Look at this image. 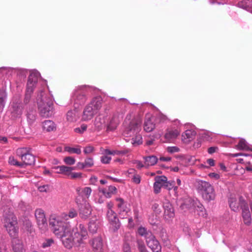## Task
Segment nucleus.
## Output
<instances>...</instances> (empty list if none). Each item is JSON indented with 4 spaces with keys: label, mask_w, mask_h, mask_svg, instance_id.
Wrapping results in <instances>:
<instances>
[{
    "label": "nucleus",
    "mask_w": 252,
    "mask_h": 252,
    "mask_svg": "<svg viewBox=\"0 0 252 252\" xmlns=\"http://www.w3.org/2000/svg\"><path fill=\"white\" fill-rule=\"evenodd\" d=\"M147 246L152 250L153 252H160L161 247L158 241L156 239L153 234L149 238L146 240Z\"/></svg>",
    "instance_id": "2eb2a0df"
},
{
    "label": "nucleus",
    "mask_w": 252,
    "mask_h": 252,
    "mask_svg": "<svg viewBox=\"0 0 252 252\" xmlns=\"http://www.w3.org/2000/svg\"><path fill=\"white\" fill-rule=\"evenodd\" d=\"M194 135V131L191 130H187L185 131V132H184L182 134V137L185 140L186 139H190V138H192L193 135Z\"/></svg>",
    "instance_id": "e433bc0d"
},
{
    "label": "nucleus",
    "mask_w": 252,
    "mask_h": 252,
    "mask_svg": "<svg viewBox=\"0 0 252 252\" xmlns=\"http://www.w3.org/2000/svg\"><path fill=\"white\" fill-rule=\"evenodd\" d=\"M86 166L84 162H79L77 163V168L79 169H82L84 168H86Z\"/></svg>",
    "instance_id": "e2e57ef3"
},
{
    "label": "nucleus",
    "mask_w": 252,
    "mask_h": 252,
    "mask_svg": "<svg viewBox=\"0 0 252 252\" xmlns=\"http://www.w3.org/2000/svg\"><path fill=\"white\" fill-rule=\"evenodd\" d=\"M27 118L30 120L32 122L34 121L35 119V114L34 113H28L27 114Z\"/></svg>",
    "instance_id": "bf43d9fd"
},
{
    "label": "nucleus",
    "mask_w": 252,
    "mask_h": 252,
    "mask_svg": "<svg viewBox=\"0 0 252 252\" xmlns=\"http://www.w3.org/2000/svg\"><path fill=\"white\" fill-rule=\"evenodd\" d=\"M68 177L71 179L81 178L82 177V173L79 172H72V171H71Z\"/></svg>",
    "instance_id": "79ce46f5"
},
{
    "label": "nucleus",
    "mask_w": 252,
    "mask_h": 252,
    "mask_svg": "<svg viewBox=\"0 0 252 252\" xmlns=\"http://www.w3.org/2000/svg\"><path fill=\"white\" fill-rule=\"evenodd\" d=\"M153 120L154 118L152 117L147 116L146 117L144 124V129L145 131L150 132L154 129L155 124Z\"/></svg>",
    "instance_id": "6ab92c4d"
},
{
    "label": "nucleus",
    "mask_w": 252,
    "mask_h": 252,
    "mask_svg": "<svg viewBox=\"0 0 252 252\" xmlns=\"http://www.w3.org/2000/svg\"><path fill=\"white\" fill-rule=\"evenodd\" d=\"M111 159V158L107 156H103L101 157V162L104 164L109 163Z\"/></svg>",
    "instance_id": "09e8293b"
},
{
    "label": "nucleus",
    "mask_w": 252,
    "mask_h": 252,
    "mask_svg": "<svg viewBox=\"0 0 252 252\" xmlns=\"http://www.w3.org/2000/svg\"><path fill=\"white\" fill-rule=\"evenodd\" d=\"M135 163L136 164V166L138 168L140 169L142 167H145V164H143L140 161L137 160L135 162Z\"/></svg>",
    "instance_id": "052dcab7"
},
{
    "label": "nucleus",
    "mask_w": 252,
    "mask_h": 252,
    "mask_svg": "<svg viewBox=\"0 0 252 252\" xmlns=\"http://www.w3.org/2000/svg\"><path fill=\"white\" fill-rule=\"evenodd\" d=\"M99 226V222L98 220H92L89 223L88 229L90 233L94 234L96 233Z\"/></svg>",
    "instance_id": "cd10ccee"
},
{
    "label": "nucleus",
    "mask_w": 252,
    "mask_h": 252,
    "mask_svg": "<svg viewBox=\"0 0 252 252\" xmlns=\"http://www.w3.org/2000/svg\"><path fill=\"white\" fill-rule=\"evenodd\" d=\"M79 194L85 197L88 198L92 192V189L90 187H85L77 189Z\"/></svg>",
    "instance_id": "f704fd0d"
},
{
    "label": "nucleus",
    "mask_w": 252,
    "mask_h": 252,
    "mask_svg": "<svg viewBox=\"0 0 252 252\" xmlns=\"http://www.w3.org/2000/svg\"><path fill=\"white\" fill-rule=\"evenodd\" d=\"M90 244L95 252H102L103 242L101 236H98L92 239Z\"/></svg>",
    "instance_id": "dca6fc26"
},
{
    "label": "nucleus",
    "mask_w": 252,
    "mask_h": 252,
    "mask_svg": "<svg viewBox=\"0 0 252 252\" xmlns=\"http://www.w3.org/2000/svg\"><path fill=\"white\" fill-rule=\"evenodd\" d=\"M155 182L154 183V191L156 194L160 192L161 188L163 187L164 183L167 180L166 177L164 176H158L155 178Z\"/></svg>",
    "instance_id": "f3484780"
},
{
    "label": "nucleus",
    "mask_w": 252,
    "mask_h": 252,
    "mask_svg": "<svg viewBox=\"0 0 252 252\" xmlns=\"http://www.w3.org/2000/svg\"><path fill=\"white\" fill-rule=\"evenodd\" d=\"M6 95L3 92L0 91V107H3L4 104Z\"/></svg>",
    "instance_id": "c03bdc74"
},
{
    "label": "nucleus",
    "mask_w": 252,
    "mask_h": 252,
    "mask_svg": "<svg viewBox=\"0 0 252 252\" xmlns=\"http://www.w3.org/2000/svg\"><path fill=\"white\" fill-rule=\"evenodd\" d=\"M137 247L139 252H149L143 241L138 240L137 242Z\"/></svg>",
    "instance_id": "4c0bfd02"
},
{
    "label": "nucleus",
    "mask_w": 252,
    "mask_h": 252,
    "mask_svg": "<svg viewBox=\"0 0 252 252\" xmlns=\"http://www.w3.org/2000/svg\"><path fill=\"white\" fill-rule=\"evenodd\" d=\"M12 247L14 252H24L23 244L19 239L17 238H13Z\"/></svg>",
    "instance_id": "5701e85b"
},
{
    "label": "nucleus",
    "mask_w": 252,
    "mask_h": 252,
    "mask_svg": "<svg viewBox=\"0 0 252 252\" xmlns=\"http://www.w3.org/2000/svg\"><path fill=\"white\" fill-rule=\"evenodd\" d=\"M236 148L239 150L251 151L252 149L250 148L247 142L244 139H241L238 144L236 146Z\"/></svg>",
    "instance_id": "7c9ffc66"
},
{
    "label": "nucleus",
    "mask_w": 252,
    "mask_h": 252,
    "mask_svg": "<svg viewBox=\"0 0 252 252\" xmlns=\"http://www.w3.org/2000/svg\"><path fill=\"white\" fill-rule=\"evenodd\" d=\"M37 76L38 74L37 73H32L29 76L25 98L26 103H27L31 98V95L33 92L37 82Z\"/></svg>",
    "instance_id": "1a4fd4ad"
},
{
    "label": "nucleus",
    "mask_w": 252,
    "mask_h": 252,
    "mask_svg": "<svg viewBox=\"0 0 252 252\" xmlns=\"http://www.w3.org/2000/svg\"><path fill=\"white\" fill-rule=\"evenodd\" d=\"M123 252H131L129 245L125 243L123 246Z\"/></svg>",
    "instance_id": "6e6d98bb"
},
{
    "label": "nucleus",
    "mask_w": 252,
    "mask_h": 252,
    "mask_svg": "<svg viewBox=\"0 0 252 252\" xmlns=\"http://www.w3.org/2000/svg\"><path fill=\"white\" fill-rule=\"evenodd\" d=\"M54 243V241L52 239H48L46 240L43 243L42 247L45 248L51 246Z\"/></svg>",
    "instance_id": "49530a36"
},
{
    "label": "nucleus",
    "mask_w": 252,
    "mask_h": 252,
    "mask_svg": "<svg viewBox=\"0 0 252 252\" xmlns=\"http://www.w3.org/2000/svg\"><path fill=\"white\" fill-rule=\"evenodd\" d=\"M217 149L218 148L215 147H210L208 149V152L210 154H213L216 152Z\"/></svg>",
    "instance_id": "0e129e2a"
},
{
    "label": "nucleus",
    "mask_w": 252,
    "mask_h": 252,
    "mask_svg": "<svg viewBox=\"0 0 252 252\" xmlns=\"http://www.w3.org/2000/svg\"><path fill=\"white\" fill-rule=\"evenodd\" d=\"M117 202V207L118 209V213L119 217L124 219L126 218L128 216L130 209L126 206V203L121 198H117L116 199Z\"/></svg>",
    "instance_id": "9b49d317"
},
{
    "label": "nucleus",
    "mask_w": 252,
    "mask_h": 252,
    "mask_svg": "<svg viewBox=\"0 0 252 252\" xmlns=\"http://www.w3.org/2000/svg\"><path fill=\"white\" fill-rule=\"evenodd\" d=\"M75 159L71 157H66L63 159L64 163L69 165H72L75 163Z\"/></svg>",
    "instance_id": "ea45409f"
},
{
    "label": "nucleus",
    "mask_w": 252,
    "mask_h": 252,
    "mask_svg": "<svg viewBox=\"0 0 252 252\" xmlns=\"http://www.w3.org/2000/svg\"><path fill=\"white\" fill-rule=\"evenodd\" d=\"M84 164L86 167H91L94 165V160L92 158H87L84 161Z\"/></svg>",
    "instance_id": "a19ab883"
},
{
    "label": "nucleus",
    "mask_w": 252,
    "mask_h": 252,
    "mask_svg": "<svg viewBox=\"0 0 252 252\" xmlns=\"http://www.w3.org/2000/svg\"><path fill=\"white\" fill-rule=\"evenodd\" d=\"M91 209L89 206H84L80 209L79 215L83 219H86L91 214Z\"/></svg>",
    "instance_id": "bb28decb"
},
{
    "label": "nucleus",
    "mask_w": 252,
    "mask_h": 252,
    "mask_svg": "<svg viewBox=\"0 0 252 252\" xmlns=\"http://www.w3.org/2000/svg\"><path fill=\"white\" fill-rule=\"evenodd\" d=\"M120 120L121 118L119 114L113 115L107 125V130L111 131L115 130L119 125Z\"/></svg>",
    "instance_id": "a211bd4d"
},
{
    "label": "nucleus",
    "mask_w": 252,
    "mask_h": 252,
    "mask_svg": "<svg viewBox=\"0 0 252 252\" xmlns=\"http://www.w3.org/2000/svg\"><path fill=\"white\" fill-rule=\"evenodd\" d=\"M103 154L105 155H115L116 152L115 151H110L109 149H104L102 152Z\"/></svg>",
    "instance_id": "13d9d810"
},
{
    "label": "nucleus",
    "mask_w": 252,
    "mask_h": 252,
    "mask_svg": "<svg viewBox=\"0 0 252 252\" xmlns=\"http://www.w3.org/2000/svg\"><path fill=\"white\" fill-rule=\"evenodd\" d=\"M164 209V217L167 220L172 219L175 216L174 209L169 200H165L162 205Z\"/></svg>",
    "instance_id": "ddd939ff"
},
{
    "label": "nucleus",
    "mask_w": 252,
    "mask_h": 252,
    "mask_svg": "<svg viewBox=\"0 0 252 252\" xmlns=\"http://www.w3.org/2000/svg\"><path fill=\"white\" fill-rule=\"evenodd\" d=\"M126 174H127V176L130 177V175H133L135 174V170L134 169H130L127 171Z\"/></svg>",
    "instance_id": "69168bd1"
},
{
    "label": "nucleus",
    "mask_w": 252,
    "mask_h": 252,
    "mask_svg": "<svg viewBox=\"0 0 252 252\" xmlns=\"http://www.w3.org/2000/svg\"><path fill=\"white\" fill-rule=\"evenodd\" d=\"M242 198L244 201V199L242 197H239V201L237 200L236 197H231L229 199V206L232 210L236 212L239 209V207L240 206L242 208L241 203L240 202V199Z\"/></svg>",
    "instance_id": "aec40b11"
},
{
    "label": "nucleus",
    "mask_w": 252,
    "mask_h": 252,
    "mask_svg": "<svg viewBox=\"0 0 252 252\" xmlns=\"http://www.w3.org/2000/svg\"><path fill=\"white\" fill-rule=\"evenodd\" d=\"M34 215L39 228L43 231L45 230L47 227V223L43 210L41 209H36Z\"/></svg>",
    "instance_id": "f8f14e48"
},
{
    "label": "nucleus",
    "mask_w": 252,
    "mask_h": 252,
    "mask_svg": "<svg viewBox=\"0 0 252 252\" xmlns=\"http://www.w3.org/2000/svg\"><path fill=\"white\" fill-rule=\"evenodd\" d=\"M11 109V113L13 116L17 117L22 114L23 108L21 103L12 102Z\"/></svg>",
    "instance_id": "412c9836"
},
{
    "label": "nucleus",
    "mask_w": 252,
    "mask_h": 252,
    "mask_svg": "<svg viewBox=\"0 0 252 252\" xmlns=\"http://www.w3.org/2000/svg\"><path fill=\"white\" fill-rule=\"evenodd\" d=\"M238 7L250 11L252 8V0H243L238 3Z\"/></svg>",
    "instance_id": "c756f323"
},
{
    "label": "nucleus",
    "mask_w": 252,
    "mask_h": 252,
    "mask_svg": "<svg viewBox=\"0 0 252 252\" xmlns=\"http://www.w3.org/2000/svg\"><path fill=\"white\" fill-rule=\"evenodd\" d=\"M131 116H127L124 125L126 126L124 131L125 134L131 136L135 134V136L131 139V143L134 145H138L142 143V138L140 134H137L141 130V120L140 118H133L130 121Z\"/></svg>",
    "instance_id": "f03ea898"
},
{
    "label": "nucleus",
    "mask_w": 252,
    "mask_h": 252,
    "mask_svg": "<svg viewBox=\"0 0 252 252\" xmlns=\"http://www.w3.org/2000/svg\"><path fill=\"white\" fill-rule=\"evenodd\" d=\"M207 163L211 166H213L215 165V161L214 159L210 158L207 160Z\"/></svg>",
    "instance_id": "338daca9"
},
{
    "label": "nucleus",
    "mask_w": 252,
    "mask_h": 252,
    "mask_svg": "<svg viewBox=\"0 0 252 252\" xmlns=\"http://www.w3.org/2000/svg\"><path fill=\"white\" fill-rule=\"evenodd\" d=\"M43 92H40V96L38 95L37 104L38 109L40 111V115L42 117H48L52 115L53 111V102L49 98L44 97L42 94Z\"/></svg>",
    "instance_id": "423d86ee"
},
{
    "label": "nucleus",
    "mask_w": 252,
    "mask_h": 252,
    "mask_svg": "<svg viewBox=\"0 0 252 252\" xmlns=\"http://www.w3.org/2000/svg\"><path fill=\"white\" fill-rule=\"evenodd\" d=\"M16 154L21 159L23 166L31 165L35 162V157L30 153L29 149L27 148H18L16 151Z\"/></svg>",
    "instance_id": "0eeeda50"
},
{
    "label": "nucleus",
    "mask_w": 252,
    "mask_h": 252,
    "mask_svg": "<svg viewBox=\"0 0 252 252\" xmlns=\"http://www.w3.org/2000/svg\"><path fill=\"white\" fill-rule=\"evenodd\" d=\"M167 151L170 153H174L178 152L180 149L176 146L168 147L167 149Z\"/></svg>",
    "instance_id": "603ef678"
},
{
    "label": "nucleus",
    "mask_w": 252,
    "mask_h": 252,
    "mask_svg": "<svg viewBox=\"0 0 252 252\" xmlns=\"http://www.w3.org/2000/svg\"><path fill=\"white\" fill-rule=\"evenodd\" d=\"M240 202L242 205V217L244 222L246 225H250L251 223L252 218L250 212L245 201L242 198L240 199Z\"/></svg>",
    "instance_id": "4468645a"
},
{
    "label": "nucleus",
    "mask_w": 252,
    "mask_h": 252,
    "mask_svg": "<svg viewBox=\"0 0 252 252\" xmlns=\"http://www.w3.org/2000/svg\"><path fill=\"white\" fill-rule=\"evenodd\" d=\"M208 176L210 178L215 180H218L220 178V175L216 173H210L208 174Z\"/></svg>",
    "instance_id": "5fc2aeb1"
},
{
    "label": "nucleus",
    "mask_w": 252,
    "mask_h": 252,
    "mask_svg": "<svg viewBox=\"0 0 252 252\" xmlns=\"http://www.w3.org/2000/svg\"><path fill=\"white\" fill-rule=\"evenodd\" d=\"M85 87V86H78L74 90L72 99L74 102V104L76 105V106H75V108L84 104L87 100L86 93L83 90Z\"/></svg>",
    "instance_id": "6e6552de"
},
{
    "label": "nucleus",
    "mask_w": 252,
    "mask_h": 252,
    "mask_svg": "<svg viewBox=\"0 0 252 252\" xmlns=\"http://www.w3.org/2000/svg\"><path fill=\"white\" fill-rule=\"evenodd\" d=\"M132 180L134 183L138 184L140 183L141 177L140 175L134 174L132 175Z\"/></svg>",
    "instance_id": "8fccbe9b"
},
{
    "label": "nucleus",
    "mask_w": 252,
    "mask_h": 252,
    "mask_svg": "<svg viewBox=\"0 0 252 252\" xmlns=\"http://www.w3.org/2000/svg\"><path fill=\"white\" fill-rule=\"evenodd\" d=\"M43 128L46 131L50 132L54 131L56 128V126L54 122L50 120H46L43 122Z\"/></svg>",
    "instance_id": "393cba45"
},
{
    "label": "nucleus",
    "mask_w": 252,
    "mask_h": 252,
    "mask_svg": "<svg viewBox=\"0 0 252 252\" xmlns=\"http://www.w3.org/2000/svg\"><path fill=\"white\" fill-rule=\"evenodd\" d=\"M199 208L200 211L198 213V215L199 216H205L206 217V214L205 213V209L203 207H199Z\"/></svg>",
    "instance_id": "680f3d73"
},
{
    "label": "nucleus",
    "mask_w": 252,
    "mask_h": 252,
    "mask_svg": "<svg viewBox=\"0 0 252 252\" xmlns=\"http://www.w3.org/2000/svg\"><path fill=\"white\" fill-rule=\"evenodd\" d=\"M106 178L107 179H109L110 180H112L113 181L118 183H123V180L122 179H118L116 178H113L110 176H107Z\"/></svg>",
    "instance_id": "4d7b16f0"
},
{
    "label": "nucleus",
    "mask_w": 252,
    "mask_h": 252,
    "mask_svg": "<svg viewBox=\"0 0 252 252\" xmlns=\"http://www.w3.org/2000/svg\"><path fill=\"white\" fill-rule=\"evenodd\" d=\"M195 186L198 193L201 195L204 200L209 202L215 199V189L209 182L201 180H196Z\"/></svg>",
    "instance_id": "20e7f679"
},
{
    "label": "nucleus",
    "mask_w": 252,
    "mask_h": 252,
    "mask_svg": "<svg viewBox=\"0 0 252 252\" xmlns=\"http://www.w3.org/2000/svg\"><path fill=\"white\" fill-rule=\"evenodd\" d=\"M180 133V131L177 129L168 131L165 134V138L167 141H170L176 138Z\"/></svg>",
    "instance_id": "c85d7f7f"
},
{
    "label": "nucleus",
    "mask_w": 252,
    "mask_h": 252,
    "mask_svg": "<svg viewBox=\"0 0 252 252\" xmlns=\"http://www.w3.org/2000/svg\"><path fill=\"white\" fill-rule=\"evenodd\" d=\"M76 111L75 110H69L66 114V119L68 122H72L76 120Z\"/></svg>",
    "instance_id": "c9c22d12"
},
{
    "label": "nucleus",
    "mask_w": 252,
    "mask_h": 252,
    "mask_svg": "<svg viewBox=\"0 0 252 252\" xmlns=\"http://www.w3.org/2000/svg\"><path fill=\"white\" fill-rule=\"evenodd\" d=\"M107 219L110 224V228L113 232H116L121 226V223L116 213L112 209L107 211Z\"/></svg>",
    "instance_id": "9d476101"
},
{
    "label": "nucleus",
    "mask_w": 252,
    "mask_h": 252,
    "mask_svg": "<svg viewBox=\"0 0 252 252\" xmlns=\"http://www.w3.org/2000/svg\"><path fill=\"white\" fill-rule=\"evenodd\" d=\"M138 233L139 235L144 237L146 240L153 234L149 230H148L145 227L140 226L138 229Z\"/></svg>",
    "instance_id": "2f4dec72"
},
{
    "label": "nucleus",
    "mask_w": 252,
    "mask_h": 252,
    "mask_svg": "<svg viewBox=\"0 0 252 252\" xmlns=\"http://www.w3.org/2000/svg\"><path fill=\"white\" fill-rule=\"evenodd\" d=\"M64 150L69 154L80 155L81 153V146L79 145H77L75 147L66 146L64 148Z\"/></svg>",
    "instance_id": "72a5a7b5"
},
{
    "label": "nucleus",
    "mask_w": 252,
    "mask_h": 252,
    "mask_svg": "<svg viewBox=\"0 0 252 252\" xmlns=\"http://www.w3.org/2000/svg\"><path fill=\"white\" fill-rule=\"evenodd\" d=\"M87 126L85 124H83L80 127H77L74 129L75 132L79 133H82L87 130Z\"/></svg>",
    "instance_id": "37998d69"
},
{
    "label": "nucleus",
    "mask_w": 252,
    "mask_h": 252,
    "mask_svg": "<svg viewBox=\"0 0 252 252\" xmlns=\"http://www.w3.org/2000/svg\"><path fill=\"white\" fill-rule=\"evenodd\" d=\"M94 151V148L93 146L89 145L84 148V153L85 154H89L92 153Z\"/></svg>",
    "instance_id": "a18cd8bd"
},
{
    "label": "nucleus",
    "mask_w": 252,
    "mask_h": 252,
    "mask_svg": "<svg viewBox=\"0 0 252 252\" xmlns=\"http://www.w3.org/2000/svg\"><path fill=\"white\" fill-rule=\"evenodd\" d=\"M152 208L153 210L157 214H159L161 212V210L159 208V206L158 203H154L152 205Z\"/></svg>",
    "instance_id": "3c124183"
},
{
    "label": "nucleus",
    "mask_w": 252,
    "mask_h": 252,
    "mask_svg": "<svg viewBox=\"0 0 252 252\" xmlns=\"http://www.w3.org/2000/svg\"><path fill=\"white\" fill-rule=\"evenodd\" d=\"M99 191L102 192L106 197L110 198L112 194L116 193L117 189L114 186H110L108 187V189H99Z\"/></svg>",
    "instance_id": "4be33fe9"
},
{
    "label": "nucleus",
    "mask_w": 252,
    "mask_h": 252,
    "mask_svg": "<svg viewBox=\"0 0 252 252\" xmlns=\"http://www.w3.org/2000/svg\"><path fill=\"white\" fill-rule=\"evenodd\" d=\"M102 106V99L99 97L94 98L84 108L82 116L84 121L91 120Z\"/></svg>",
    "instance_id": "39448f33"
},
{
    "label": "nucleus",
    "mask_w": 252,
    "mask_h": 252,
    "mask_svg": "<svg viewBox=\"0 0 252 252\" xmlns=\"http://www.w3.org/2000/svg\"><path fill=\"white\" fill-rule=\"evenodd\" d=\"M171 160V158L169 157H160L159 158V160L162 161H168Z\"/></svg>",
    "instance_id": "774afa93"
},
{
    "label": "nucleus",
    "mask_w": 252,
    "mask_h": 252,
    "mask_svg": "<svg viewBox=\"0 0 252 252\" xmlns=\"http://www.w3.org/2000/svg\"><path fill=\"white\" fill-rule=\"evenodd\" d=\"M56 169H59L57 171L58 174H63L68 177L71 171L75 169L74 167H69L65 165L59 166L55 167Z\"/></svg>",
    "instance_id": "b1692460"
},
{
    "label": "nucleus",
    "mask_w": 252,
    "mask_h": 252,
    "mask_svg": "<svg viewBox=\"0 0 252 252\" xmlns=\"http://www.w3.org/2000/svg\"><path fill=\"white\" fill-rule=\"evenodd\" d=\"M3 207V223L9 235L13 238H16L18 235V228L17 227V221L16 218L14 216L10 211V208Z\"/></svg>",
    "instance_id": "7ed1b4c3"
},
{
    "label": "nucleus",
    "mask_w": 252,
    "mask_h": 252,
    "mask_svg": "<svg viewBox=\"0 0 252 252\" xmlns=\"http://www.w3.org/2000/svg\"><path fill=\"white\" fill-rule=\"evenodd\" d=\"M105 121L103 118L99 117L95 118L94 121V125L96 129L99 130L104 126Z\"/></svg>",
    "instance_id": "473e14b6"
},
{
    "label": "nucleus",
    "mask_w": 252,
    "mask_h": 252,
    "mask_svg": "<svg viewBox=\"0 0 252 252\" xmlns=\"http://www.w3.org/2000/svg\"><path fill=\"white\" fill-rule=\"evenodd\" d=\"M145 160V167L153 166L158 162V158L155 156H150L143 158Z\"/></svg>",
    "instance_id": "a878e982"
},
{
    "label": "nucleus",
    "mask_w": 252,
    "mask_h": 252,
    "mask_svg": "<svg viewBox=\"0 0 252 252\" xmlns=\"http://www.w3.org/2000/svg\"><path fill=\"white\" fill-rule=\"evenodd\" d=\"M8 162L11 165H16L19 167H23V164L18 161L13 157H10L9 158Z\"/></svg>",
    "instance_id": "58836bf2"
},
{
    "label": "nucleus",
    "mask_w": 252,
    "mask_h": 252,
    "mask_svg": "<svg viewBox=\"0 0 252 252\" xmlns=\"http://www.w3.org/2000/svg\"><path fill=\"white\" fill-rule=\"evenodd\" d=\"M40 192H47L49 189V187L47 185L40 186L38 187Z\"/></svg>",
    "instance_id": "864d4df0"
},
{
    "label": "nucleus",
    "mask_w": 252,
    "mask_h": 252,
    "mask_svg": "<svg viewBox=\"0 0 252 252\" xmlns=\"http://www.w3.org/2000/svg\"><path fill=\"white\" fill-rule=\"evenodd\" d=\"M174 182L167 181V180L164 183L163 187L168 190H171L173 187Z\"/></svg>",
    "instance_id": "de8ad7c7"
},
{
    "label": "nucleus",
    "mask_w": 252,
    "mask_h": 252,
    "mask_svg": "<svg viewBox=\"0 0 252 252\" xmlns=\"http://www.w3.org/2000/svg\"><path fill=\"white\" fill-rule=\"evenodd\" d=\"M77 216V211L71 209L68 213H63L59 216L52 215L50 218L49 224L52 231L67 249L71 248L74 245H80L88 237V232L84 225L80 224L78 227L71 226L69 219Z\"/></svg>",
    "instance_id": "f257e3e1"
}]
</instances>
